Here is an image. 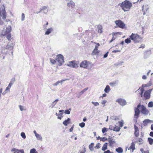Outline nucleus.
<instances>
[{
  "label": "nucleus",
  "instance_id": "603ef678",
  "mask_svg": "<svg viewBox=\"0 0 153 153\" xmlns=\"http://www.w3.org/2000/svg\"><path fill=\"white\" fill-rule=\"evenodd\" d=\"M56 103H56V102H55V101H53L52 102V104H51V105L52 107V108H53L55 105Z\"/></svg>",
  "mask_w": 153,
  "mask_h": 153
},
{
  "label": "nucleus",
  "instance_id": "0e129e2a",
  "mask_svg": "<svg viewBox=\"0 0 153 153\" xmlns=\"http://www.w3.org/2000/svg\"><path fill=\"white\" fill-rule=\"evenodd\" d=\"M111 152L109 150H108L106 151H105L104 153H111Z\"/></svg>",
  "mask_w": 153,
  "mask_h": 153
},
{
  "label": "nucleus",
  "instance_id": "7c9ffc66",
  "mask_svg": "<svg viewBox=\"0 0 153 153\" xmlns=\"http://www.w3.org/2000/svg\"><path fill=\"white\" fill-rule=\"evenodd\" d=\"M102 27L101 25H99L98 27V32L99 33H102Z\"/></svg>",
  "mask_w": 153,
  "mask_h": 153
},
{
  "label": "nucleus",
  "instance_id": "aec40b11",
  "mask_svg": "<svg viewBox=\"0 0 153 153\" xmlns=\"http://www.w3.org/2000/svg\"><path fill=\"white\" fill-rule=\"evenodd\" d=\"M138 108H135L134 111H135V116H137L139 115L140 114V110Z\"/></svg>",
  "mask_w": 153,
  "mask_h": 153
},
{
  "label": "nucleus",
  "instance_id": "79ce46f5",
  "mask_svg": "<svg viewBox=\"0 0 153 153\" xmlns=\"http://www.w3.org/2000/svg\"><path fill=\"white\" fill-rule=\"evenodd\" d=\"M102 133H104L105 132L107 131V128H106L104 127L102 129Z\"/></svg>",
  "mask_w": 153,
  "mask_h": 153
},
{
  "label": "nucleus",
  "instance_id": "f257e3e1",
  "mask_svg": "<svg viewBox=\"0 0 153 153\" xmlns=\"http://www.w3.org/2000/svg\"><path fill=\"white\" fill-rule=\"evenodd\" d=\"M132 5V4L130 1L125 0L122 3L120 6L124 11H127L129 10Z\"/></svg>",
  "mask_w": 153,
  "mask_h": 153
},
{
  "label": "nucleus",
  "instance_id": "0eeeda50",
  "mask_svg": "<svg viewBox=\"0 0 153 153\" xmlns=\"http://www.w3.org/2000/svg\"><path fill=\"white\" fill-rule=\"evenodd\" d=\"M116 102H118L119 104L121 106H123L127 104L126 100L120 98L117 99Z\"/></svg>",
  "mask_w": 153,
  "mask_h": 153
},
{
  "label": "nucleus",
  "instance_id": "864d4df0",
  "mask_svg": "<svg viewBox=\"0 0 153 153\" xmlns=\"http://www.w3.org/2000/svg\"><path fill=\"white\" fill-rule=\"evenodd\" d=\"M100 147V144L99 143L97 144L96 146L95 147V148H97V149H99Z\"/></svg>",
  "mask_w": 153,
  "mask_h": 153
},
{
  "label": "nucleus",
  "instance_id": "39448f33",
  "mask_svg": "<svg viewBox=\"0 0 153 153\" xmlns=\"http://www.w3.org/2000/svg\"><path fill=\"white\" fill-rule=\"evenodd\" d=\"M137 107L138 108L141 107V112L145 115H147L149 112V111L143 105H141L140 104H139L137 105Z\"/></svg>",
  "mask_w": 153,
  "mask_h": 153
},
{
  "label": "nucleus",
  "instance_id": "680f3d73",
  "mask_svg": "<svg viewBox=\"0 0 153 153\" xmlns=\"http://www.w3.org/2000/svg\"><path fill=\"white\" fill-rule=\"evenodd\" d=\"M142 78L143 79H147V77L146 75H144L142 76Z\"/></svg>",
  "mask_w": 153,
  "mask_h": 153
},
{
  "label": "nucleus",
  "instance_id": "7ed1b4c3",
  "mask_svg": "<svg viewBox=\"0 0 153 153\" xmlns=\"http://www.w3.org/2000/svg\"><path fill=\"white\" fill-rule=\"evenodd\" d=\"M131 40L133 41L135 43L139 42L143 38L137 34L132 33L130 36Z\"/></svg>",
  "mask_w": 153,
  "mask_h": 153
},
{
  "label": "nucleus",
  "instance_id": "5fc2aeb1",
  "mask_svg": "<svg viewBox=\"0 0 153 153\" xmlns=\"http://www.w3.org/2000/svg\"><path fill=\"white\" fill-rule=\"evenodd\" d=\"M11 87H9V86L8 85V86L6 87V89H5V91H9Z\"/></svg>",
  "mask_w": 153,
  "mask_h": 153
},
{
  "label": "nucleus",
  "instance_id": "2eb2a0df",
  "mask_svg": "<svg viewBox=\"0 0 153 153\" xmlns=\"http://www.w3.org/2000/svg\"><path fill=\"white\" fill-rule=\"evenodd\" d=\"M53 30V29L52 27H51L46 29V31L45 33V35H48Z\"/></svg>",
  "mask_w": 153,
  "mask_h": 153
},
{
  "label": "nucleus",
  "instance_id": "774afa93",
  "mask_svg": "<svg viewBox=\"0 0 153 153\" xmlns=\"http://www.w3.org/2000/svg\"><path fill=\"white\" fill-rule=\"evenodd\" d=\"M85 92L84 91L82 90V91H81L79 93V94L80 95H81L82 94H83Z\"/></svg>",
  "mask_w": 153,
  "mask_h": 153
},
{
  "label": "nucleus",
  "instance_id": "423d86ee",
  "mask_svg": "<svg viewBox=\"0 0 153 153\" xmlns=\"http://www.w3.org/2000/svg\"><path fill=\"white\" fill-rule=\"evenodd\" d=\"M115 22L117 25L121 28H124L125 26V24L120 20H116Z\"/></svg>",
  "mask_w": 153,
  "mask_h": 153
},
{
  "label": "nucleus",
  "instance_id": "4d7b16f0",
  "mask_svg": "<svg viewBox=\"0 0 153 153\" xmlns=\"http://www.w3.org/2000/svg\"><path fill=\"white\" fill-rule=\"evenodd\" d=\"M145 45L142 44L140 46L139 48H143L145 47Z\"/></svg>",
  "mask_w": 153,
  "mask_h": 153
},
{
  "label": "nucleus",
  "instance_id": "f03ea898",
  "mask_svg": "<svg viewBox=\"0 0 153 153\" xmlns=\"http://www.w3.org/2000/svg\"><path fill=\"white\" fill-rule=\"evenodd\" d=\"M11 30V27L9 25L5 29H4L2 32V35L3 36H6L7 38L9 40H10L11 37L10 33Z\"/></svg>",
  "mask_w": 153,
  "mask_h": 153
},
{
  "label": "nucleus",
  "instance_id": "a211bd4d",
  "mask_svg": "<svg viewBox=\"0 0 153 153\" xmlns=\"http://www.w3.org/2000/svg\"><path fill=\"white\" fill-rule=\"evenodd\" d=\"M70 119L69 118H68L66 120H65L63 122V124L65 126H68V124L70 123Z\"/></svg>",
  "mask_w": 153,
  "mask_h": 153
},
{
  "label": "nucleus",
  "instance_id": "bf43d9fd",
  "mask_svg": "<svg viewBox=\"0 0 153 153\" xmlns=\"http://www.w3.org/2000/svg\"><path fill=\"white\" fill-rule=\"evenodd\" d=\"M143 91H144V89L142 88L141 89V94H140L141 96V97H142L143 96Z\"/></svg>",
  "mask_w": 153,
  "mask_h": 153
},
{
  "label": "nucleus",
  "instance_id": "69168bd1",
  "mask_svg": "<svg viewBox=\"0 0 153 153\" xmlns=\"http://www.w3.org/2000/svg\"><path fill=\"white\" fill-rule=\"evenodd\" d=\"M150 136L153 137V131H151L149 134Z\"/></svg>",
  "mask_w": 153,
  "mask_h": 153
},
{
  "label": "nucleus",
  "instance_id": "72a5a7b5",
  "mask_svg": "<svg viewBox=\"0 0 153 153\" xmlns=\"http://www.w3.org/2000/svg\"><path fill=\"white\" fill-rule=\"evenodd\" d=\"M19 107L21 111L25 110V108L24 106H22L21 105H19Z\"/></svg>",
  "mask_w": 153,
  "mask_h": 153
},
{
  "label": "nucleus",
  "instance_id": "ddd939ff",
  "mask_svg": "<svg viewBox=\"0 0 153 153\" xmlns=\"http://www.w3.org/2000/svg\"><path fill=\"white\" fill-rule=\"evenodd\" d=\"M135 131L134 134L136 137H137L139 135V129L135 125L134 126Z\"/></svg>",
  "mask_w": 153,
  "mask_h": 153
},
{
  "label": "nucleus",
  "instance_id": "338daca9",
  "mask_svg": "<svg viewBox=\"0 0 153 153\" xmlns=\"http://www.w3.org/2000/svg\"><path fill=\"white\" fill-rule=\"evenodd\" d=\"M64 111L63 110H61L59 111V112L60 113V114L62 115L63 114L62 112Z\"/></svg>",
  "mask_w": 153,
  "mask_h": 153
},
{
  "label": "nucleus",
  "instance_id": "f704fd0d",
  "mask_svg": "<svg viewBox=\"0 0 153 153\" xmlns=\"http://www.w3.org/2000/svg\"><path fill=\"white\" fill-rule=\"evenodd\" d=\"M130 39H131L130 38V37L129 38H128L125 40V42L127 44L130 43L131 42V40Z\"/></svg>",
  "mask_w": 153,
  "mask_h": 153
},
{
  "label": "nucleus",
  "instance_id": "9d476101",
  "mask_svg": "<svg viewBox=\"0 0 153 153\" xmlns=\"http://www.w3.org/2000/svg\"><path fill=\"white\" fill-rule=\"evenodd\" d=\"M11 152L13 153H25L23 150L17 149L15 148H13Z\"/></svg>",
  "mask_w": 153,
  "mask_h": 153
},
{
  "label": "nucleus",
  "instance_id": "e433bc0d",
  "mask_svg": "<svg viewBox=\"0 0 153 153\" xmlns=\"http://www.w3.org/2000/svg\"><path fill=\"white\" fill-rule=\"evenodd\" d=\"M107 149V145L106 144H104L102 147V150L103 151H104Z\"/></svg>",
  "mask_w": 153,
  "mask_h": 153
},
{
  "label": "nucleus",
  "instance_id": "c85d7f7f",
  "mask_svg": "<svg viewBox=\"0 0 153 153\" xmlns=\"http://www.w3.org/2000/svg\"><path fill=\"white\" fill-rule=\"evenodd\" d=\"M6 47H3L1 48V52L3 54H6L7 51L6 50Z\"/></svg>",
  "mask_w": 153,
  "mask_h": 153
},
{
  "label": "nucleus",
  "instance_id": "de8ad7c7",
  "mask_svg": "<svg viewBox=\"0 0 153 153\" xmlns=\"http://www.w3.org/2000/svg\"><path fill=\"white\" fill-rule=\"evenodd\" d=\"M107 101L106 100H104L102 101V102L101 103L103 105V106L104 107L105 105V104L106 102Z\"/></svg>",
  "mask_w": 153,
  "mask_h": 153
},
{
  "label": "nucleus",
  "instance_id": "a18cd8bd",
  "mask_svg": "<svg viewBox=\"0 0 153 153\" xmlns=\"http://www.w3.org/2000/svg\"><path fill=\"white\" fill-rule=\"evenodd\" d=\"M71 108H70L69 110H66L65 111V113L67 114H69L70 113V112L69 110H71Z\"/></svg>",
  "mask_w": 153,
  "mask_h": 153
},
{
  "label": "nucleus",
  "instance_id": "a878e982",
  "mask_svg": "<svg viewBox=\"0 0 153 153\" xmlns=\"http://www.w3.org/2000/svg\"><path fill=\"white\" fill-rule=\"evenodd\" d=\"M110 90V88L108 85H106L104 89L105 92L106 93H108Z\"/></svg>",
  "mask_w": 153,
  "mask_h": 153
},
{
  "label": "nucleus",
  "instance_id": "c9c22d12",
  "mask_svg": "<svg viewBox=\"0 0 153 153\" xmlns=\"http://www.w3.org/2000/svg\"><path fill=\"white\" fill-rule=\"evenodd\" d=\"M30 153H38L35 149L33 148L31 149L30 151Z\"/></svg>",
  "mask_w": 153,
  "mask_h": 153
},
{
  "label": "nucleus",
  "instance_id": "49530a36",
  "mask_svg": "<svg viewBox=\"0 0 153 153\" xmlns=\"http://www.w3.org/2000/svg\"><path fill=\"white\" fill-rule=\"evenodd\" d=\"M59 83H60V82L58 81L56 82V83L53 84V86H57Z\"/></svg>",
  "mask_w": 153,
  "mask_h": 153
},
{
  "label": "nucleus",
  "instance_id": "4468645a",
  "mask_svg": "<svg viewBox=\"0 0 153 153\" xmlns=\"http://www.w3.org/2000/svg\"><path fill=\"white\" fill-rule=\"evenodd\" d=\"M144 97L146 99H149L150 97V94L149 92L146 91L144 93Z\"/></svg>",
  "mask_w": 153,
  "mask_h": 153
},
{
  "label": "nucleus",
  "instance_id": "b1692460",
  "mask_svg": "<svg viewBox=\"0 0 153 153\" xmlns=\"http://www.w3.org/2000/svg\"><path fill=\"white\" fill-rule=\"evenodd\" d=\"M116 151L118 153H122L123 152L122 148L119 147L116 149Z\"/></svg>",
  "mask_w": 153,
  "mask_h": 153
},
{
  "label": "nucleus",
  "instance_id": "37998d69",
  "mask_svg": "<svg viewBox=\"0 0 153 153\" xmlns=\"http://www.w3.org/2000/svg\"><path fill=\"white\" fill-rule=\"evenodd\" d=\"M119 121L118 122V123H119V126H120V127H122L123 126V121Z\"/></svg>",
  "mask_w": 153,
  "mask_h": 153
},
{
  "label": "nucleus",
  "instance_id": "c03bdc74",
  "mask_svg": "<svg viewBox=\"0 0 153 153\" xmlns=\"http://www.w3.org/2000/svg\"><path fill=\"white\" fill-rule=\"evenodd\" d=\"M92 103L95 106H97L99 105V103L97 102H92Z\"/></svg>",
  "mask_w": 153,
  "mask_h": 153
},
{
  "label": "nucleus",
  "instance_id": "2f4dec72",
  "mask_svg": "<svg viewBox=\"0 0 153 153\" xmlns=\"http://www.w3.org/2000/svg\"><path fill=\"white\" fill-rule=\"evenodd\" d=\"M148 140L149 142V144L150 145H152L153 143V139L150 137H148Z\"/></svg>",
  "mask_w": 153,
  "mask_h": 153
},
{
  "label": "nucleus",
  "instance_id": "5701e85b",
  "mask_svg": "<svg viewBox=\"0 0 153 153\" xmlns=\"http://www.w3.org/2000/svg\"><path fill=\"white\" fill-rule=\"evenodd\" d=\"M132 149V152H133L135 149V144L133 142L132 143L131 146L129 147L128 149Z\"/></svg>",
  "mask_w": 153,
  "mask_h": 153
},
{
  "label": "nucleus",
  "instance_id": "13d9d810",
  "mask_svg": "<svg viewBox=\"0 0 153 153\" xmlns=\"http://www.w3.org/2000/svg\"><path fill=\"white\" fill-rule=\"evenodd\" d=\"M47 26L45 25H43V28L44 30H45L47 29Z\"/></svg>",
  "mask_w": 153,
  "mask_h": 153
},
{
  "label": "nucleus",
  "instance_id": "3c124183",
  "mask_svg": "<svg viewBox=\"0 0 153 153\" xmlns=\"http://www.w3.org/2000/svg\"><path fill=\"white\" fill-rule=\"evenodd\" d=\"M68 80H69L68 79H62L61 81H59L60 83H61V84L62 85V82H64V81H65Z\"/></svg>",
  "mask_w": 153,
  "mask_h": 153
},
{
  "label": "nucleus",
  "instance_id": "58836bf2",
  "mask_svg": "<svg viewBox=\"0 0 153 153\" xmlns=\"http://www.w3.org/2000/svg\"><path fill=\"white\" fill-rule=\"evenodd\" d=\"M21 136L24 139L26 138V135L25 133L22 132L21 133Z\"/></svg>",
  "mask_w": 153,
  "mask_h": 153
},
{
  "label": "nucleus",
  "instance_id": "bb28decb",
  "mask_svg": "<svg viewBox=\"0 0 153 153\" xmlns=\"http://www.w3.org/2000/svg\"><path fill=\"white\" fill-rule=\"evenodd\" d=\"M109 143V146L110 147H112L113 145L115 143V142L114 141H113L111 140H108Z\"/></svg>",
  "mask_w": 153,
  "mask_h": 153
},
{
  "label": "nucleus",
  "instance_id": "dca6fc26",
  "mask_svg": "<svg viewBox=\"0 0 153 153\" xmlns=\"http://www.w3.org/2000/svg\"><path fill=\"white\" fill-rule=\"evenodd\" d=\"M149 6L148 5L145 4L143 6L142 11H147L149 8Z\"/></svg>",
  "mask_w": 153,
  "mask_h": 153
},
{
  "label": "nucleus",
  "instance_id": "e2e57ef3",
  "mask_svg": "<svg viewBox=\"0 0 153 153\" xmlns=\"http://www.w3.org/2000/svg\"><path fill=\"white\" fill-rule=\"evenodd\" d=\"M120 50H114L113 51V53H117V52H120Z\"/></svg>",
  "mask_w": 153,
  "mask_h": 153
},
{
  "label": "nucleus",
  "instance_id": "6e6d98bb",
  "mask_svg": "<svg viewBox=\"0 0 153 153\" xmlns=\"http://www.w3.org/2000/svg\"><path fill=\"white\" fill-rule=\"evenodd\" d=\"M108 52H107L106 53H105L104 55L103 56L104 58H105L107 57L108 56Z\"/></svg>",
  "mask_w": 153,
  "mask_h": 153
},
{
  "label": "nucleus",
  "instance_id": "412c9836",
  "mask_svg": "<svg viewBox=\"0 0 153 153\" xmlns=\"http://www.w3.org/2000/svg\"><path fill=\"white\" fill-rule=\"evenodd\" d=\"M41 10L39 12L37 13H38L40 12H41L43 10H45V11L44 12V13H46L48 12V10L47 9V8L45 6H43L41 8H40Z\"/></svg>",
  "mask_w": 153,
  "mask_h": 153
},
{
  "label": "nucleus",
  "instance_id": "09e8293b",
  "mask_svg": "<svg viewBox=\"0 0 153 153\" xmlns=\"http://www.w3.org/2000/svg\"><path fill=\"white\" fill-rule=\"evenodd\" d=\"M25 16L24 13H22V21H23L25 19Z\"/></svg>",
  "mask_w": 153,
  "mask_h": 153
},
{
  "label": "nucleus",
  "instance_id": "1a4fd4ad",
  "mask_svg": "<svg viewBox=\"0 0 153 153\" xmlns=\"http://www.w3.org/2000/svg\"><path fill=\"white\" fill-rule=\"evenodd\" d=\"M89 63V62L86 60L84 61L80 64V67L84 68H87Z\"/></svg>",
  "mask_w": 153,
  "mask_h": 153
},
{
  "label": "nucleus",
  "instance_id": "a19ab883",
  "mask_svg": "<svg viewBox=\"0 0 153 153\" xmlns=\"http://www.w3.org/2000/svg\"><path fill=\"white\" fill-rule=\"evenodd\" d=\"M107 138L105 137L100 138V140L103 142L107 140Z\"/></svg>",
  "mask_w": 153,
  "mask_h": 153
},
{
  "label": "nucleus",
  "instance_id": "f3484780",
  "mask_svg": "<svg viewBox=\"0 0 153 153\" xmlns=\"http://www.w3.org/2000/svg\"><path fill=\"white\" fill-rule=\"evenodd\" d=\"M97 48V47H95V48L93 51L91 53V55H96L99 52V51L98 50V49Z\"/></svg>",
  "mask_w": 153,
  "mask_h": 153
},
{
  "label": "nucleus",
  "instance_id": "052dcab7",
  "mask_svg": "<svg viewBox=\"0 0 153 153\" xmlns=\"http://www.w3.org/2000/svg\"><path fill=\"white\" fill-rule=\"evenodd\" d=\"M95 43L96 45L95 46V47H97V48L98 49V48L99 46H100V45L99 43Z\"/></svg>",
  "mask_w": 153,
  "mask_h": 153
},
{
  "label": "nucleus",
  "instance_id": "ea45409f",
  "mask_svg": "<svg viewBox=\"0 0 153 153\" xmlns=\"http://www.w3.org/2000/svg\"><path fill=\"white\" fill-rule=\"evenodd\" d=\"M85 125V123L83 122L79 124V126H80L81 128L84 127Z\"/></svg>",
  "mask_w": 153,
  "mask_h": 153
},
{
  "label": "nucleus",
  "instance_id": "f8f14e48",
  "mask_svg": "<svg viewBox=\"0 0 153 153\" xmlns=\"http://www.w3.org/2000/svg\"><path fill=\"white\" fill-rule=\"evenodd\" d=\"M14 45L12 43H9L6 46V49L11 50L13 48Z\"/></svg>",
  "mask_w": 153,
  "mask_h": 153
},
{
  "label": "nucleus",
  "instance_id": "6ab92c4d",
  "mask_svg": "<svg viewBox=\"0 0 153 153\" xmlns=\"http://www.w3.org/2000/svg\"><path fill=\"white\" fill-rule=\"evenodd\" d=\"M67 3V6L69 7H73L75 6L74 3L72 1Z\"/></svg>",
  "mask_w": 153,
  "mask_h": 153
},
{
  "label": "nucleus",
  "instance_id": "4c0bfd02",
  "mask_svg": "<svg viewBox=\"0 0 153 153\" xmlns=\"http://www.w3.org/2000/svg\"><path fill=\"white\" fill-rule=\"evenodd\" d=\"M148 106L150 108L152 107H153V102L152 101L149 102L148 103Z\"/></svg>",
  "mask_w": 153,
  "mask_h": 153
},
{
  "label": "nucleus",
  "instance_id": "8fccbe9b",
  "mask_svg": "<svg viewBox=\"0 0 153 153\" xmlns=\"http://www.w3.org/2000/svg\"><path fill=\"white\" fill-rule=\"evenodd\" d=\"M147 86H148L149 87L151 85H152V82L151 81H150L147 84Z\"/></svg>",
  "mask_w": 153,
  "mask_h": 153
},
{
  "label": "nucleus",
  "instance_id": "20e7f679",
  "mask_svg": "<svg viewBox=\"0 0 153 153\" xmlns=\"http://www.w3.org/2000/svg\"><path fill=\"white\" fill-rule=\"evenodd\" d=\"M56 60L57 62L58 63V65L60 66L64 62V57L61 54L58 55L56 56Z\"/></svg>",
  "mask_w": 153,
  "mask_h": 153
},
{
  "label": "nucleus",
  "instance_id": "473e14b6",
  "mask_svg": "<svg viewBox=\"0 0 153 153\" xmlns=\"http://www.w3.org/2000/svg\"><path fill=\"white\" fill-rule=\"evenodd\" d=\"M94 145V143H91V145H89V149L91 151H93L94 150V148L93 147V146Z\"/></svg>",
  "mask_w": 153,
  "mask_h": 153
},
{
  "label": "nucleus",
  "instance_id": "c756f323",
  "mask_svg": "<svg viewBox=\"0 0 153 153\" xmlns=\"http://www.w3.org/2000/svg\"><path fill=\"white\" fill-rule=\"evenodd\" d=\"M120 129V128L118 126H115L113 128V130L116 131H119Z\"/></svg>",
  "mask_w": 153,
  "mask_h": 153
},
{
  "label": "nucleus",
  "instance_id": "393cba45",
  "mask_svg": "<svg viewBox=\"0 0 153 153\" xmlns=\"http://www.w3.org/2000/svg\"><path fill=\"white\" fill-rule=\"evenodd\" d=\"M15 81V78H13L11 79V81L10 82V83L8 85L9 86V87H11V86L14 83Z\"/></svg>",
  "mask_w": 153,
  "mask_h": 153
},
{
  "label": "nucleus",
  "instance_id": "9b49d317",
  "mask_svg": "<svg viewBox=\"0 0 153 153\" xmlns=\"http://www.w3.org/2000/svg\"><path fill=\"white\" fill-rule=\"evenodd\" d=\"M33 132L35 136L37 139L38 140L42 141V138L41 135L37 133L35 130H34Z\"/></svg>",
  "mask_w": 153,
  "mask_h": 153
},
{
  "label": "nucleus",
  "instance_id": "4be33fe9",
  "mask_svg": "<svg viewBox=\"0 0 153 153\" xmlns=\"http://www.w3.org/2000/svg\"><path fill=\"white\" fill-rule=\"evenodd\" d=\"M152 122V120L147 119L144 120L143 121V123L144 124V125L145 126L147 125V124L149 123H151Z\"/></svg>",
  "mask_w": 153,
  "mask_h": 153
},
{
  "label": "nucleus",
  "instance_id": "6e6552de",
  "mask_svg": "<svg viewBox=\"0 0 153 153\" xmlns=\"http://www.w3.org/2000/svg\"><path fill=\"white\" fill-rule=\"evenodd\" d=\"M67 65L69 67L74 68H76L78 67V64L75 61L69 62L67 64Z\"/></svg>",
  "mask_w": 153,
  "mask_h": 153
},
{
  "label": "nucleus",
  "instance_id": "cd10ccee",
  "mask_svg": "<svg viewBox=\"0 0 153 153\" xmlns=\"http://www.w3.org/2000/svg\"><path fill=\"white\" fill-rule=\"evenodd\" d=\"M50 62L52 65H54L57 62L56 59H54L52 58L50 59Z\"/></svg>",
  "mask_w": 153,
  "mask_h": 153
}]
</instances>
